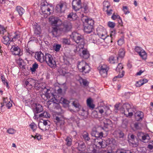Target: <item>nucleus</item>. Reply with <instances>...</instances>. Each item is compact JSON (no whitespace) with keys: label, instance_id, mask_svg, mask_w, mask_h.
I'll return each instance as SVG.
<instances>
[{"label":"nucleus","instance_id":"obj_1","mask_svg":"<svg viewBox=\"0 0 153 153\" xmlns=\"http://www.w3.org/2000/svg\"><path fill=\"white\" fill-rule=\"evenodd\" d=\"M71 36L78 45L76 47V49L74 50V52L75 53L79 52L81 49H83L85 44L84 39L83 36L76 32H74Z\"/></svg>","mask_w":153,"mask_h":153},{"label":"nucleus","instance_id":"obj_2","mask_svg":"<svg viewBox=\"0 0 153 153\" xmlns=\"http://www.w3.org/2000/svg\"><path fill=\"white\" fill-rule=\"evenodd\" d=\"M0 34H2L3 39L2 41L6 45H9L10 42L12 41L9 38V34L5 28L0 25Z\"/></svg>","mask_w":153,"mask_h":153},{"label":"nucleus","instance_id":"obj_3","mask_svg":"<svg viewBox=\"0 0 153 153\" xmlns=\"http://www.w3.org/2000/svg\"><path fill=\"white\" fill-rule=\"evenodd\" d=\"M77 67L79 71L83 74L88 73L91 70L88 64L83 61L79 62Z\"/></svg>","mask_w":153,"mask_h":153},{"label":"nucleus","instance_id":"obj_4","mask_svg":"<svg viewBox=\"0 0 153 153\" xmlns=\"http://www.w3.org/2000/svg\"><path fill=\"white\" fill-rule=\"evenodd\" d=\"M45 61L47 64L51 68H55L56 66L55 60L53 58L52 56L50 54H45Z\"/></svg>","mask_w":153,"mask_h":153},{"label":"nucleus","instance_id":"obj_5","mask_svg":"<svg viewBox=\"0 0 153 153\" xmlns=\"http://www.w3.org/2000/svg\"><path fill=\"white\" fill-rule=\"evenodd\" d=\"M72 28V24L70 22L65 21L60 26V31L66 32L70 31Z\"/></svg>","mask_w":153,"mask_h":153},{"label":"nucleus","instance_id":"obj_6","mask_svg":"<svg viewBox=\"0 0 153 153\" xmlns=\"http://www.w3.org/2000/svg\"><path fill=\"white\" fill-rule=\"evenodd\" d=\"M67 6V3L65 2L61 1L56 5V9L58 13H63L65 10Z\"/></svg>","mask_w":153,"mask_h":153},{"label":"nucleus","instance_id":"obj_7","mask_svg":"<svg viewBox=\"0 0 153 153\" xmlns=\"http://www.w3.org/2000/svg\"><path fill=\"white\" fill-rule=\"evenodd\" d=\"M81 17V20L84 25L93 26L94 21L91 18L85 16L84 14L82 15Z\"/></svg>","mask_w":153,"mask_h":153},{"label":"nucleus","instance_id":"obj_8","mask_svg":"<svg viewBox=\"0 0 153 153\" xmlns=\"http://www.w3.org/2000/svg\"><path fill=\"white\" fill-rule=\"evenodd\" d=\"M123 107L124 109V113L125 115L127 117L131 116L133 115V113L131 111V107L130 104L126 103L123 104Z\"/></svg>","mask_w":153,"mask_h":153},{"label":"nucleus","instance_id":"obj_9","mask_svg":"<svg viewBox=\"0 0 153 153\" xmlns=\"http://www.w3.org/2000/svg\"><path fill=\"white\" fill-rule=\"evenodd\" d=\"M46 90L44 95L46 97L47 99H50L51 101L56 103L57 101V100L56 99L54 94L51 93V91L49 89H46L45 88L44 90Z\"/></svg>","mask_w":153,"mask_h":153},{"label":"nucleus","instance_id":"obj_10","mask_svg":"<svg viewBox=\"0 0 153 153\" xmlns=\"http://www.w3.org/2000/svg\"><path fill=\"white\" fill-rule=\"evenodd\" d=\"M10 51L13 55L15 56H21L22 53L21 52V49L17 45H12Z\"/></svg>","mask_w":153,"mask_h":153},{"label":"nucleus","instance_id":"obj_11","mask_svg":"<svg viewBox=\"0 0 153 153\" xmlns=\"http://www.w3.org/2000/svg\"><path fill=\"white\" fill-rule=\"evenodd\" d=\"M32 107L34 113H39L42 112L43 110L42 105L37 103L33 104L32 105Z\"/></svg>","mask_w":153,"mask_h":153},{"label":"nucleus","instance_id":"obj_12","mask_svg":"<svg viewBox=\"0 0 153 153\" xmlns=\"http://www.w3.org/2000/svg\"><path fill=\"white\" fill-rule=\"evenodd\" d=\"M72 4L73 9L76 11L81 8V0H73Z\"/></svg>","mask_w":153,"mask_h":153},{"label":"nucleus","instance_id":"obj_13","mask_svg":"<svg viewBox=\"0 0 153 153\" xmlns=\"http://www.w3.org/2000/svg\"><path fill=\"white\" fill-rule=\"evenodd\" d=\"M35 57L38 61L42 63L45 61V55H44V53L41 51L36 52L35 53Z\"/></svg>","mask_w":153,"mask_h":153},{"label":"nucleus","instance_id":"obj_14","mask_svg":"<svg viewBox=\"0 0 153 153\" xmlns=\"http://www.w3.org/2000/svg\"><path fill=\"white\" fill-rule=\"evenodd\" d=\"M41 10L42 13L44 15V17L47 18L51 14V9L47 5H42L41 6Z\"/></svg>","mask_w":153,"mask_h":153},{"label":"nucleus","instance_id":"obj_15","mask_svg":"<svg viewBox=\"0 0 153 153\" xmlns=\"http://www.w3.org/2000/svg\"><path fill=\"white\" fill-rule=\"evenodd\" d=\"M35 81L34 79L31 78H29L25 81L24 85L28 90H30L32 88L33 85Z\"/></svg>","mask_w":153,"mask_h":153},{"label":"nucleus","instance_id":"obj_16","mask_svg":"<svg viewBox=\"0 0 153 153\" xmlns=\"http://www.w3.org/2000/svg\"><path fill=\"white\" fill-rule=\"evenodd\" d=\"M75 146L76 149L79 151H82L84 150L86 148L85 143L82 141H78L75 144Z\"/></svg>","mask_w":153,"mask_h":153},{"label":"nucleus","instance_id":"obj_17","mask_svg":"<svg viewBox=\"0 0 153 153\" xmlns=\"http://www.w3.org/2000/svg\"><path fill=\"white\" fill-rule=\"evenodd\" d=\"M95 143L97 145H99L101 146V149H100V152H99L98 153H105V149H104L105 147V146L103 144L105 143L101 139L99 140L98 139L95 140Z\"/></svg>","mask_w":153,"mask_h":153},{"label":"nucleus","instance_id":"obj_18","mask_svg":"<svg viewBox=\"0 0 153 153\" xmlns=\"http://www.w3.org/2000/svg\"><path fill=\"white\" fill-rule=\"evenodd\" d=\"M129 140L128 142L130 143V145L134 147H137L138 145V143L135 141V136L133 134L130 135V137H129V135H128Z\"/></svg>","mask_w":153,"mask_h":153},{"label":"nucleus","instance_id":"obj_19","mask_svg":"<svg viewBox=\"0 0 153 153\" xmlns=\"http://www.w3.org/2000/svg\"><path fill=\"white\" fill-rule=\"evenodd\" d=\"M49 19L51 22L52 25L53 26H59V25L62 23L61 21L58 18L53 17L50 18Z\"/></svg>","mask_w":153,"mask_h":153},{"label":"nucleus","instance_id":"obj_20","mask_svg":"<svg viewBox=\"0 0 153 153\" xmlns=\"http://www.w3.org/2000/svg\"><path fill=\"white\" fill-rule=\"evenodd\" d=\"M92 136L97 137H102L103 133L102 132H99L96 128H93L91 133Z\"/></svg>","mask_w":153,"mask_h":153},{"label":"nucleus","instance_id":"obj_21","mask_svg":"<svg viewBox=\"0 0 153 153\" xmlns=\"http://www.w3.org/2000/svg\"><path fill=\"white\" fill-rule=\"evenodd\" d=\"M134 116L136 120L141 121L144 117L143 113L140 111H137L135 113Z\"/></svg>","mask_w":153,"mask_h":153},{"label":"nucleus","instance_id":"obj_22","mask_svg":"<svg viewBox=\"0 0 153 153\" xmlns=\"http://www.w3.org/2000/svg\"><path fill=\"white\" fill-rule=\"evenodd\" d=\"M98 70L99 71L101 75L104 77V74L105 73V65L101 63L97 68Z\"/></svg>","mask_w":153,"mask_h":153},{"label":"nucleus","instance_id":"obj_23","mask_svg":"<svg viewBox=\"0 0 153 153\" xmlns=\"http://www.w3.org/2000/svg\"><path fill=\"white\" fill-rule=\"evenodd\" d=\"M82 139L85 141L87 143L88 141H89L90 139L89 137L88 133L86 131H84L82 134Z\"/></svg>","mask_w":153,"mask_h":153},{"label":"nucleus","instance_id":"obj_24","mask_svg":"<svg viewBox=\"0 0 153 153\" xmlns=\"http://www.w3.org/2000/svg\"><path fill=\"white\" fill-rule=\"evenodd\" d=\"M84 32L87 33H91L93 29V26L84 25Z\"/></svg>","mask_w":153,"mask_h":153},{"label":"nucleus","instance_id":"obj_25","mask_svg":"<svg viewBox=\"0 0 153 153\" xmlns=\"http://www.w3.org/2000/svg\"><path fill=\"white\" fill-rule=\"evenodd\" d=\"M150 139V137L148 134L143 133L142 136L141 141L143 142L146 143L148 142Z\"/></svg>","mask_w":153,"mask_h":153},{"label":"nucleus","instance_id":"obj_26","mask_svg":"<svg viewBox=\"0 0 153 153\" xmlns=\"http://www.w3.org/2000/svg\"><path fill=\"white\" fill-rule=\"evenodd\" d=\"M60 27L59 26H54L52 27V33L53 36L56 37L58 35V32L59 30H60Z\"/></svg>","mask_w":153,"mask_h":153},{"label":"nucleus","instance_id":"obj_27","mask_svg":"<svg viewBox=\"0 0 153 153\" xmlns=\"http://www.w3.org/2000/svg\"><path fill=\"white\" fill-rule=\"evenodd\" d=\"M86 102L87 105L89 107L91 108H94V105L93 103V100L91 98H88Z\"/></svg>","mask_w":153,"mask_h":153},{"label":"nucleus","instance_id":"obj_28","mask_svg":"<svg viewBox=\"0 0 153 153\" xmlns=\"http://www.w3.org/2000/svg\"><path fill=\"white\" fill-rule=\"evenodd\" d=\"M38 68V65L36 63H35L33 64L32 66L30 68V71L31 72L32 74H35L36 72V70Z\"/></svg>","mask_w":153,"mask_h":153},{"label":"nucleus","instance_id":"obj_29","mask_svg":"<svg viewBox=\"0 0 153 153\" xmlns=\"http://www.w3.org/2000/svg\"><path fill=\"white\" fill-rule=\"evenodd\" d=\"M68 18L71 21H74L76 19L77 16L76 13H71L68 16Z\"/></svg>","mask_w":153,"mask_h":153},{"label":"nucleus","instance_id":"obj_30","mask_svg":"<svg viewBox=\"0 0 153 153\" xmlns=\"http://www.w3.org/2000/svg\"><path fill=\"white\" fill-rule=\"evenodd\" d=\"M16 10L20 16H22L25 12V10L21 7L18 6L16 8Z\"/></svg>","mask_w":153,"mask_h":153},{"label":"nucleus","instance_id":"obj_31","mask_svg":"<svg viewBox=\"0 0 153 153\" xmlns=\"http://www.w3.org/2000/svg\"><path fill=\"white\" fill-rule=\"evenodd\" d=\"M1 78L3 83L4 85H6L7 88L8 89L9 88V86L8 85V83L7 82V80L6 79L4 76L3 75L1 74Z\"/></svg>","mask_w":153,"mask_h":153},{"label":"nucleus","instance_id":"obj_32","mask_svg":"<svg viewBox=\"0 0 153 153\" xmlns=\"http://www.w3.org/2000/svg\"><path fill=\"white\" fill-rule=\"evenodd\" d=\"M82 57L85 59H88L89 57L90 54L88 51L86 50H83L82 51Z\"/></svg>","mask_w":153,"mask_h":153},{"label":"nucleus","instance_id":"obj_33","mask_svg":"<svg viewBox=\"0 0 153 153\" xmlns=\"http://www.w3.org/2000/svg\"><path fill=\"white\" fill-rule=\"evenodd\" d=\"M59 102L62 103L65 106H68L69 103V102L68 100L63 97L61 98L59 100Z\"/></svg>","mask_w":153,"mask_h":153},{"label":"nucleus","instance_id":"obj_34","mask_svg":"<svg viewBox=\"0 0 153 153\" xmlns=\"http://www.w3.org/2000/svg\"><path fill=\"white\" fill-rule=\"evenodd\" d=\"M66 144L68 146H70L72 143V139L71 137H67L65 139Z\"/></svg>","mask_w":153,"mask_h":153},{"label":"nucleus","instance_id":"obj_35","mask_svg":"<svg viewBox=\"0 0 153 153\" xmlns=\"http://www.w3.org/2000/svg\"><path fill=\"white\" fill-rule=\"evenodd\" d=\"M50 117V114L46 111H44L43 113L39 115V117L48 118Z\"/></svg>","mask_w":153,"mask_h":153},{"label":"nucleus","instance_id":"obj_36","mask_svg":"<svg viewBox=\"0 0 153 153\" xmlns=\"http://www.w3.org/2000/svg\"><path fill=\"white\" fill-rule=\"evenodd\" d=\"M140 56L143 59H146L147 57V55L146 52L143 50H142L140 53H139Z\"/></svg>","mask_w":153,"mask_h":153},{"label":"nucleus","instance_id":"obj_37","mask_svg":"<svg viewBox=\"0 0 153 153\" xmlns=\"http://www.w3.org/2000/svg\"><path fill=\"white\" fill-rule=\"evenodd\" d=\"M125 53V52L123 49H120L119 50L118 53V57H117V59H118L119 57L121 58L123 57L124 56Z\"/></svg>","mask_w":153,"mask_h":153},{"label":"nucleus","instance_id":"obj_38","mask_svg":"<svg viewBox=\"0 0 153 153\" xmlns=\"http://www.w3.org/2000/svg\"><path fill=\"white\" fill-rule=\"evenodd\" d=\"M38 127L40 129L43 131H45L47 130L46 127L42 122L39 123Z\"/></svg>","mask_w":153,"mask_h":153},{"label":"nucleus","instance_id":"obj_39","mask_svg":"<svg viewBox=\"0 0 153 153\" xmlns=\"http://www.w3.org/2000/svg\"><path fill=\"white\" fill-rule=\"evenodd\" d=\"M20 37V35L19 32H16L15 33V35L13 36L12 39V41H14V40H16L17 39H18Z\"/></svg>","mask_w":153,"mask_h":153},{"label":"nucleus","instance_id":"obj_40","mask_svg":"<svg viewBox=\"0 0 153 153\" xmlns=\"http://www.w3.org/2000/svg\"><path fill=\"white\" fill-rule=\"evenodd\" d=\"M123 65L121 63H119L118 66L116 68V71L117 72H119L120 73V71L123 68Z\"/></svg>","mask_w":153,"mask_h":153},{"label":"nucleus","instance_id":"obj_41","mask_svg":"<svg viewBox=\"0 0 153 153\" xmlns=\"http://www.w3.org/2000/svg\"><path fill=\"white\" fill-rule=\"evenodd\" d=\"M3 102H2L1 103V109H2V108L3 106L5 105V104L7 103L8 102V99L7 97L3 98Z\"/></svg>","mask_w":153,"mask_h":153},{"label":"nucleus","instance_id":"obj_42","mask_svg":"<svg viewBox=\"0 0 153 153\" xmlns=\"http://www.w3.org/2000/svg\"><path fill=\"white\" fill-rule=\"evenodd\" d=\"M125 73V72L123 71H122L121 74H119L118 75L115 76L113 79V81H116V78H121L124 76Z\"/></svg>","mask_w":153,"mask_h":153},{"label":"nucleus","instance_id":"obj_43","mask_svg":"<svg viewBox=\"0 0 153 153\" xmlns=\"http://www.w3.org/2000/svg\"><path fill=\"white\" fill-rule=\"evenodd\" d=\"M34 33L36 35H39L41 33V29L39 27H36L34 30Z\"/></svg>","mask_w":153,"mask_h":153},{"label":"nucleus","instance_id":"obj_44","mask_svg":"<svg viewBox=\"0 0 153 153\" xmlns=\"http://www.w3.org/2000/svg\"><path fill=\"white\" fill-rule=\"evenodd\" d=\"M112 144V141L110 139L108 138L106 140V147L108 145H109L111 147Z\"/></svg>","mask_w":153,"mask_h":153},{"label":"nucleus","instance_id":"obj_45","mask_svg":"<svg viewBox=\"0 0 153 153\" xmlns=\"http://www.w3.org/2000/svg\"><path fill=\"white\" fill-rule=\"evenodd\" d=\"M98 34L100 37V41H104L105 39V36L103 33H101L99 32L98 33Z\"/></svg>","mask_w":153,"mask_h":153},{"label":"nucleus","instance_id":"obj_46","mask_svg":"<svg viewBox=\"0 0 153 153\" xmlns=\"http://www.w3.org/2000/svg\"><path fill=\"white\" fill-rule=\"evenodd\" d=\"M81 8L82 9L83 11L85 13H87L88 11V7L87 4H84L83 6Z\"/></svg>","mask_w":153,"mask_h":153},{"label":"nucleus","instance_id":"obj_47","mask_svg":"<svg viewBox=\"0 0 153 153\" xmlns=\"http://www.w3.org/2000/svg\"><path fill=\"white\" fill-rule=\"evenodd\" d=\"M30 128L33 130V131H34L36 129L37 127V126L34 123H31L30 125Z\"/></svg>","mask_w":153,"mask_h":153},{"label":"nucleus","instance_id":"obj_48","mask_svg":"<svg viewBox=\"0 0 153 153\" xmlns=\"http://www.w3.org/2000/svg\"><path fill=\"white\" fill-rule=\"evenodd\" d=\"M7 132L9 134H13L16 132V131L12 128H10L7 130Z\"/></svg>","mask_w":153,"mask_h":153},{"label":"nucleus","instance_id":"obj_49","mask_svg":"<svg viewBox=\"0 0 153 153\" xmlns=\"http://www.w3.org/2000/svg\"><path fill=\"white\" fill-rule=\"evenodd\" d=\"M61 47V45L59 44H56V46L54 47V50L56 51H59Z\"/></svg>","mask_w":153,"mask_h":153},{"label":"nucleus","instance_id":"obj_50","mask_svg":"<svg viewBox=\"0 0 153 153\" xmlns=\"http://www.w3.org/2000/svg\"><path fill=\"white\" fill-rule=\"evenodd\" d=\"M108 25L111 28H114L115 26V24L111 22H109L108 23Z\"/></svg>","mask_w":153,"mask_h":153},{"label":"nucleus","instance_id":"obj_51","mask_svg":"<svg viewBox=\"0 0 153 153\" xmlns=\"http://www.w3.org/2000/svg\"><path fill=\"white\" fill-rule=\"evenodd\" d=\"M62 42L63 44L69 45L70 44V41L68 39L66 38H64L62 39Z\"/></svg>","mask_w":153,"mask_h":153},{"label":"nucleus","instance_id":"obj_52","mask_svg":"<svg viewBox=\"0 0 153 153\" xmlns=\"http://www.w3.org/2000/svg\"><path fill=\"white\" fill-rule=\"evenodd\" d=\"M144 84V83L142 82V80H140L138 81L135 84V86L137 87H140Z\"/></svg>","mask_w":153,"mask_h":153},{"label":"nucleus","instance_id":"obj_53","mask_svg":"<svg viewBox=\"0 0 153 153\" xmlns=\"http://www.w3.org/2000/svg\"><path fill=\"white\" fill-rule=\"evenodd\" d=\"M111 111L108 106L106 105V115H108L111 113Z\"/></svg>","mask_w":153,"mask_h":153},{"label":"nucleus","instance_id":"obj_54","mask_svg":"<svg viewBox=\"0 0 153 153\" xmlns=\"http://www.w3.org/2000/svg\"><path fill=\"white\" fill-rule=\"evenodd\" d=\"M31 137H33L34 139H37L38 140L42 139V136L38 134H36L34 136L31 135Z\"/></svg>","mask_w":153,"mask_h":153},{"label":"nucleus","instance_id":"obj_55","mask_svg":"<svg viewBox=\"0 0 153 153\" xmlns=\"http://www.w3.org/2000/svg\"><path fill=\"white\" fill-rule=\"evenodd\" d=\"M108 61L111 63H114L115 60L114 57L113 56H110L109 58Z\"/></svg>","mask_w":153,"mask_h":153},{"label":"nucleus","instance_id":"obj_56","mask_svg":"<svg viewBox=\"0 0 153 153\" xmlns=\"http://www.w3.org/2000/svg\"><path fill=\"white\" fill-rule=\"evenodd\" d=\"M118 45H121L124 43V40L123 38L119 39L117 41Z\"/></svg>","mask_w":153,"mask_h":153},{"label":"nucleus","instance_id":"obj_57","mask_svg":"<svg viewBox=\"0 0 153 153\" xmlns=\"http://www.w3.org/2000/svg\"><path fill=\"white\" fill-rule=\"evenodd\" d=\"M111 18L113 20H115L117 19L120 18V16L118 15H115L114 13L112 16Z\"/></svg>","mask_w":153,"mask_h":153},{"label":"nucleus","instance_id":"obj_58","mask_svg":"<svg viewBox=\"0 0 153 153\" xmlns=\"http://www.w3.org/2000/svg\"><path fill=\"white\" fill-rule=\"evenodd\" d=\"M111 124V122L109 119H106V128H107V126H109Z\"/></svg>","mask_w":153,"mask_h":153},{"label":"nucleus","instance_id":"obj_59","mask_svg":"<svg viewBox=\"0 0 153 153\" xmlns=\"http://www.w3.org/2000/svg\"><path fill=\"white\" fill-rule=\"evenodd\" d=\"M143 50L142 49V48L138 47V46H137L135 47V50L136 52H137L139 53H140L142 51V50Z\"/></svg>","mask_w":153,"mask_h":153},{"label":"nucleus","instance_id":"obj_60","mask_svg":"<svg viewBox=\"0 0 153 153\" xmlns=\"http://www.w3.org/2000/svg\"><path fill=\"white\" fill-rule=\"evenodd\" d=\"M106 11L107 15L108 16H110L112 14L113 10L111 9H107Z\"/></svg>","mask_w":153,"mask_h":153},{"label":"nucleus","instance_id":"obj_61","mask_svg":"<svg viewBox=\"0 0 153 153\" xmlns=\"http://www.w3.org/2000/svg\"><path fill=\"white\" fill-rule=\"evenodd\" d=\"M118 134L119 138H123L124 136V134L122 131H120L118 132Z\"/></svg>","mask_w":153,"mask_h":153},{"label":"nucleus","instance_id":"obj_62","mask_svg":"<svg viewBox=\"0 0 153 153\" xmlns=\"http://www.w3.org/2000/svg\"><path fill=\"white\" fill-rule=\"evenodd\" d=\"M128 122L126 121H124L122 124V127L124 128H126L128 125Z\"/></svg>","mask_w":153,"mask_h":153},{"label":"nucleus","instance_id":"obj_63","mask_svg":"<svg viewBox=\"0 0 153 153\" xmlns=\"http://www.w3.org/2000/svg\"><path fill=\"white\" fill-rule=\"evenodd\" d=\"M25 52L27 54H31L32 53V51H30L28 47H26L25 49Z\"/></svg>","mask_w":153,"mask_h":153},{"label":"nucleus","instance_id":"obj_64","mask_svg":"<svg viewBox=\"0 0 153 153\" xmlns=\"http://www.w3.org/2000/svg\"><path fill=\"white\" fill-rule=\"evenodd\" d=\"M139 124L140 123H136L134 124V127L136 129H139L140 128L139 126Z\"/></svg>","mask_w":153,"mask_h":153}]
</instances>
